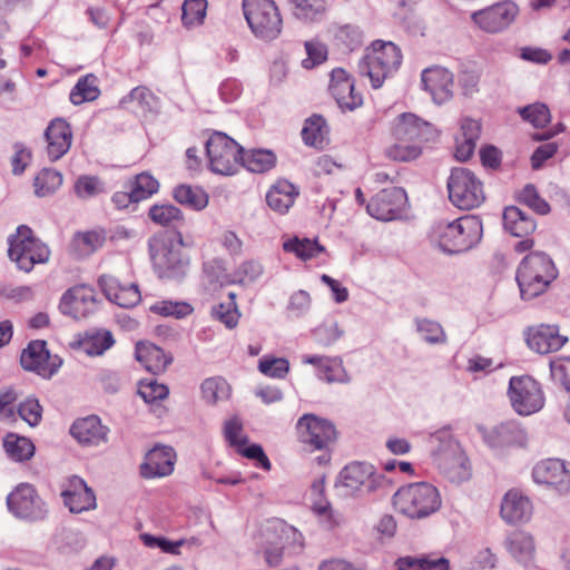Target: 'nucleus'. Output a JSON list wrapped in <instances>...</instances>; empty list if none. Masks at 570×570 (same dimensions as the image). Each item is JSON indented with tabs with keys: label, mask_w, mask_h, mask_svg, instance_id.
Wrapping results in <instances>:
<instances>
[{
	"label": "nucleus",
	"mask_w": 570,
	"mask_h": 570,
	"mask_svg": "<svg viewBox=\"0 0 570 570\" xmlns=\"http://www.w3.org/2000/svg\"><path fill=\"white\" fill-rule=\"evenodd\" d=\"M244 14L252 31L263 39H275L282 31V18L273 0H244Z\"/></svg>",
	"instance_id": "nucleus-8"
},
{
	"label": "nucleus",
	"mask_w": 570,
	"mask_h": 570,
	"mask_svg": "<svg viewBox=\"0 0 570 570\" xmlns=\"http://www.w3.org/2000/svg\"><path fill=\"white\" fill-rule=\"evenodd\" d=\"M206 8V0H186L183 4V23L186 27L200 24L205 18Z\"/></svg>",
	"instance_id": "nucleus-51"
},
{
	"label": "nucleus",
	"mask_w": 570,
	"mask_h": 570,
	"mask_svg": "<svg viewBox=\"0 0 570 570\" xmlns=\"http://www.w3.org/2000/svg\"><path fill=\"white\" fill-rule=\"evenodd\" d=\"M503 225L515 237H527L537 227L534 219L517 206H509L503 212Z\"/></svg>",
	"instance_id": "nucleus-32"
},
{
	"label": "nucleus",
	"mask_w": 570,
	"mask_h": 570,
	"mask_svg": "<svg viewBox=\"0 0 570 570\" xmlns=\"http://www.w3.org/2000/svg\"><path fill=\"white\" fill-rule=\"evenodd\" d=\"M518 14L512 2L498 3L472 14L474 22L484 31L495 33L509 27Z\"/></svg>",
	"instance_id": "nucleus-17"
},
{
	"label": "nucleus",
	"mask_w": 570,
	"mask_h": 570,
	"mask_svg": "<svg viewBox=\"0 0 570 570\" xmlns=\"http://www.w3.org/2000/svg\"><path fill=\"white\" fill-rule=\"evenodd\" d=\"M393 504L400 513L411 519H422L440 509L441 498L435 487L419 482L397 490Z\"/></svg>",
	"instance_id": "nucleus-4"
},
{
	"label": "nucleus",
	"mask_w": 570,
	"mask_h": 570,
	"mask_svg": "<svg viewBox=\"0 0 570 570\" xmlns=\"http://www.w3.org/2000/svg\"><path fill=\"white\" fill-rule=\"evenodd\" d=\"M228 302L220 303L213 309V316L225 324L226 327L233 328L237 325L239 320V312L236 305V294H228Z\"/></svg>",
	"instance_id": "nucleus-50"
},
{
	"label": "nucleus",
	"mask_w": 570,
	"mask_h": 570,
	"mask_svg": "<svg viewBox=\"0 0 570 570\" xmlns=\"http://www.w3.org/2000/svg\"><path fill=\"white\" fill-rule=\"evenodd\" d=\"M435 461L442 474L453 483L464 482L471 476L468 460L458 446L438 453Z\"/></svg>",
	"instance_id": "nucleus-19"
},
{
	"label": "nucleus",
	"mask_w": 570,
	"mask_h": 570,
	"mask_svg": "<svg viewBox=\"0 0 570 570\" xmlns=\"http://www.w3.org/2000/svg\"><path fill=\"white\" fill-rule=\"evenodd\" d=\"M98 283L107 298L121 307H134L141 299L138 286L134 283L122 284L111 275L100 276Z\"/></svg>",
	"instance_id": "nucleus-22"
},
{
	"label": "nucleus",
	"mask_w": 570,
	"mask_h": 570,
	"mask_svg": "<svg viewBox=\"0 0 570 570\" xmlns=\"http://www.w3.org/2000/svg\"><path fill=\"white\" fill-rule=\"evenodd\" d=\"M105 237L95 230L80 232L73 235L70 247L79 257H85L102 246Z\"/></svg>",
	"instance_id": "nucleus-37"
},
{
	"label": "nucleus",
	"mask_w": 570,
	"mask_h": 570,
	"mask_svg": "<svg viewBox=\"0 0 570 570\" xmlns=\"http://www.w3.org/2000/svg\"><path fill=\"white\" fill-rule=\"evenodd\" d=\"M397 570H450L449 561L444 558L428 559L404 557L397 561Z\"/></svg>",
	"instance_id": "nucleus-46"
},
{
	"label": "nucleus",
	"mask_w": 570,
	"mask_h": 570,
	"mask_svg": "<svg viewBox=\"0 0 570 570\" xmlns=\"http://www.w3.org/2000/svg\"><path fill=\"white\" fill-rule=\"evenodd\" d=\"M47 155L51 161L60 159L68 153L72 142V130L70 125L62 118L50 121L46 131Z\"/></svg>",
	"instance_id": "nucleus-20"
},
{
	"label": "nucleus",
	"mask_w": 570,
	"mask_h": 570,
	"mask_svg": "<svg viewBox=\"0 0 570 570\" xmlns=\"http://www.w3.org/2000/svg\"><path fill=\"white\" fill-rule=\"evenodd\" d=\"M393 136L396 140H409L421 145L433 136V127L416 115L405 112L395 120Z\"/></svg>",
	"instance_id": "nucleus-18"
},
{
	"label": "nucleus",
	"mask_w": 570,
	"mask_h": 570,
	"mask_svg": "<svg viewBox=\"0 0 570 570\" xmlns=\"http://www.w3.org/2000/svg\"><path fill=\"white\" fill-rule=\"evenodd\" d=\"M508 394L513 409L521 415L535 413L544 404L539 383L528 375L511 377Z\"/></svg>",
	"instance_id": "nucleus-11"
},
{
	"label": "nucleus",
	"mask_w": 570,
	"mask_h": 570,
	"mask_svg": "<svg viewBox=\"0 0 570 570\" xmlns=\"http://www.w3.org/2000/svg\"><path fill=\"white\" fill-rule=\"evenodd\" d=\"M532 474L537 483L554 487L559 492L570 490V471L558 459L539 462L534 466Z\"/></svg>",
	"instance_id": "nucleus-23"
},
{
	"label": "nucleus",
	"mask_w": 570,
	"mask_h": 570,
	"mask_svg": "<svg viewBox=\"0 0 570 570\" xmlns=\"http://www.w3.org/2000/svg\"><path fill=\"white\" fill-rule=\"evenodd\" d=\"M275 155L269 150L258 149L240 155V166H244L252 173H264L274 167Z\"/></svg>",
	"instance_id": "nucleus-40"
},
{
	"label": "nucleus",
	"mask_w": 570,
	"mask_h": 570,
	"mask_svg": "<svg viewBox=\"0 0 570 570\" xmlns=\"http://www.w3.org/2000/svg\"><path fill=\"white\" fill-rule=\"evenodd\" d=\"M169 390L166 385L154 380H144L139 383L138 394L146 403H156L168 396Z\"/></svg>",
	"instance_id": "nucleus-54"
},
{
	"label": "nucleus",
	"mask_w": 570,
	"mask_h": 570,
	"mask_svg": "<svg viewBox=\"0 0 570 570\" xmlns=\"http://www.w3.org/2000/svg\"><path fill=\"white\" fill-rule=\"evenodd\" d=\"M567 341L557 326L543 324L531 330L527 338L529 347L540 354L557 352Z\"/></svg>",
	"instance_id": "nucleus-28"
},
{
	"label": "nucleus",
	"mask_w": 570,
	"mask_h": 570,
	"mask_svg": "<svg viewBox=\"0 0 570 570\" xmlns=\"http://www.w3.org/2000/svg\"><path fill=\"white\" fill-rule=\"evenodd\" d=\"M173 195L176 202L196 210L204 209L208 205V195L199 187L179 185Z\"/></svg>",
	"instance_id": "nucleus-39"
},
{
	"label": "nucleus",
	"mask_w": 570,
	"mask_h": 570,
	"mask_svg": "<svg viewBox=\"0 0 570 570\" xmlns=\"http://www.w3.org/2000/svg\"><path fill=\"white\" fill-rule=\"evenodd\" d=\"M302 137L306 145L323 149L327 146L328 139V127L325 119L322 116H312L305 121L302 129Z\"/></svg>",
	"instance_id": "nucleus-35"
},
{
	"label": "nucleus",
	"mask_w": 570,
	"mask_h": 570,
	"mask_svg": "<svg viewBox=\"0 0 570 570\" xmlns=\"http://www.w3.org/2000/svg\"><path fill=\"white\" fill-rule=\"evenodd\" d=\"M136 358L151 373L164 372L171 361L161 348L151 343H137Z\"/></svg>",
	"instance_id": "nucleus-33"
},
{
	"label": "nucleus",
	"mask_w": 570,
	"mask_h": 570,
	"mask_svg": "<svg viewBox=\"0 0 570 570\" xmlns=\"http://www.w3.org/2000/svg\"><path fill=\"white\" fill-rule=\"evenodd\" d=\"M520 115L524 120L531 122L537 128L546 127L551 120L549 108L540 102L520 109Z\"/></svg>",
	"instance_id": "nucleus-52"
},
{
	"label": "nucleus",
	"mask_w": 570,
	"mask_h": 570,
	"mask_svg": "<svg viewBox=\"0 0 570 570\" xmlns=\"http://www.w3.org/2000/svg\"><path fill=\"white\" fill-rule=\"evenodd\" d=\"M114 338L110 332H96L87 334L80 342V350L89 356L101 355L111 347Z\"/></svg>",
	"instance_id": "nucleus-43"
},
{
	"label": "nucleus",
	"mask_w": 570,
	"mask_h": 570,
	"mask_svg": "<svg viewBox=\"0 0 570 570\" xmlns=\"http://www.w3.org/2000/svg\"><path fill=\"white\" fill-rule=\"evenodd\" d=\"M286 527L282 522H269L259 534L264 558L269 567H277L283 558V537Z\"/></svg>",
	"instance_id": "nucleus-27"
},
{
	"label": "nucleus",
	"mask_w": 570,
	"mask_h": 570,
	"mask_svg": "<svg viewBox=\"0 0 570 570\" xmlns=\"http://www.w3.org/2000/svg\"><path fill=\"white\" fill-rule=\"evenodd\" d=\"M61 495L66 507L72 513H80L96 508V495L87 483L79 476H71Z\"/></svg>",
	"instance_id": "nucleus-24"
},
{
	"label": "nucleus",
	"mask_w": 570,
	"mask_h": 570,
	"mask_svg": "<svg viewBox=\"0 0 570 570\" xmlns=\"http://www.w3.org/2000/svg\"><path fill=\"white\" fill-rule=\"evenodd\" d=\"M519 199L538 214L546 215L550 212L549 204L539 196L533 185H527L521 190Z\"/></svg>",
	"instance_id": "nucleus-59"
},
{
	"label": "nucleus",
	"mask_w": 570,
	"mask_h": 570,
	"mask_svg": "<svg viewBox=\"0 0 570 570\" xmlns=\"http://www.w3.org/2000/svg\"><path fill=\"white\" fill-rule=\"evenodd\" d=\"M532 504L518 491H509L501 504V517L509 523L523 522L530 519Z\"/></svg>",
	"instance_id": "nucleus-30"
},
{
	"label": "nucleus",
	"mask_w": 570,
	"mask_h": 570,
	"mask_svg": "<svg viewBox=\"0 0 570 570\" xmlns=\"http://www.w3.org/2000/svg\"><path fill=\"white\" fill-rule=\"evenodd\" d=\"M181 246L180 234L178 239L155 236L149 240L150 257L160 277L171 278L184 274L188 259L184 256Z\"/></svg>",
	"instance_id": "nucleus-6"
},
{
	"label": "nucleus",
	"mask_w": 570,
	"mask_h": 570,
	"mask_svg": "<svg viewBox=\"0 0 570 570\" xmlns=\"http://www.w3.org/2000/svg\"><path fill=\"white\" fill-rule=\"evenodd\" d=\"M297 196V188L288 180L281 179L269 188L266 200L274 212L285 214L294 205Z\"/></svg>",
	"instance_id": "nucleus-31"
},
{
	"label": "nucleus",
	"mask_w": 570,
	"mask_h": 570,
	"mask_svg": "<svg viewBox=\"0 0 570 570\" xmlns=\"http://www.w3.org/2000/svg\"><path fill=\"white\" fill-rule=\"evenodd\" d=\"M421 153V145L409 140H396V142L390 146L385 151L390 159L397 161L416 159Z\"/></svg>",
	"instance_id": "nucleus-48"
},
{
	"label": "nucleus",
	"mask_w": 570,
	"mask_h": 570,
	"mask_svg": "<svg viewBox=\"0 0 570 570\" xmlns=\"http://www.w3.org/2000/svg\"><path fill=\"white\" fill-rule=\"evenodd\" d=\"M505 547L510 554L519 562H530L535 553L533 538L525 532H512L505 540Z\"/></svg>",
	"instance_id": "nucleus-34"
},
{
	"label": "nucleus",
	"mask_w": 570,
	"mask_h": 570,
	"mask_svg": "<svg viewBox=\"0 0 570 570\" xmlns=\"http://www.w3.org/2000/svg\"><path fill=\"white\" fill-rule=\"evenodd\" d=\"M258 368L265 375L282 379L287 374L289 364L285 358L262 360Z\"/></svg>",
	"instance_id": "nucleus-64"
},
{
	"label": "nucleus",
	"mask_w": 570,
	"mask_h": 570,
	"mask_svg": "<svg viewBox=\"0 0 570 570\" xmlns=\"http://www.w3.org/2000/svg\"><path fill=\"white\" fill-rule=\"evenodd\" d=\"M141 540L145 546L149 548H159L163 552L178 554L179 548L186 543H197V540L193 538L191 540H178V541H169L165 538L154 537L150 534H142Z\"/></svg>",
	"instance_id": "nucleus-55"
},
{
	"label": "nucleus",
	"mask_w": 570,
	"mask_h": 570,
	"mask_svg": "<svg viewBox=\"0 0 570 570\" xmlns=\"http://www.w3.org/2000/svg\"><path fill=\"white\" fill-rule=\"evenodd\" d=\"M294 16L304 21H315L325 11V0H289Z\"/></svg>",
	"instance_id": "nucleus-47"
},
{
	"label": "nucleus",
	"mask_w": 570,
	"mask_h": 570,
	"mask_svg": "<svg viewBox=\"0 0 570 570\" xmlns=\"http://www.w3.org/2000/svg\"><path fill=\"white\" fill-rule=\"evenodd\" d=\"M210 169L220 175H233L240 166L243 148L223 132H215L206 144Z\"/></svg>",
	"instance_id": "nucleus-9"
},
{
	"label": "nucleus",
	"mask_w": 570,
	"mask_h": 570,
	"mask_svg": "<svg viewBox=\"0 0 570 570\" xmlns=\"http://www.w3.org/2000/svg\"><path fill=\"white\" fill-rule=\"evenodd\" d=\"M96 298L92 287L80 284L69 288L61 297L60 311L73 318L87 317L95 311Z\"/></svg>",
	"instance_id": "nucleus-16"
},
{
	"label": "nucleus",
	"mask_w": 570,
	"mask_h": 570,
	"mask_svg": "<svg viewBox=\"0 0 570 570\" xmlns=\"http://www.w3.org/2000/svg\"><path fill=\"white\" fill-rule=\"evenodd\" d=\"M158 181L149 174L141 173L136 176L131 184V197L135 203L147 199L158 190Z\"/></svg>",
	"instance_id": "nucleus-49"
},
{
	"label": "nucleus",
	"mask_w": 570,
	"mask_h": 570,
	"mask_svg": "<svg viewBox=\"0 0 570 570\" xmlns=\"http://www.w3.org/2000/svg\"><path fill=\"white\" fill-rule=\"evenodd\" d=\"M176 453L170 446H155L140 465V474L145 479L164 478L174 471Z\"/></svg>",
	"instance_id": "nucleus-21"
},
{
	"label": "nucleus",
	"mask_w": 570,
	"mask_h": 570,
	"mask_svg": "<svg viewBox=\"0 0 570 570\" xmlns=\"http://www.w3.org/2000/svg\"><path fill=\"white\" fill-rule=\"evenodd\" d=\"M3 448L8 456L17 462L28 461L35 454L33 443L29 439L13 433L6 435Z\"/></svg>",
	"instance_id": "nucleus-36"
},
{
	"label": "nucleus",
	"mask_w": 570,
	"mask_h": 570,
	"mask_svg": "<svg viewBox=\"0 0 570 570\" xmlns=\"http://www.w3.org/2000/svg\"><path fill=\"white\" fill-rule=\"evenodd\" d=\"M202 394L207 403L216 404L229 397L230 386L222 377H209L202 384Z\"/></svg>",
	"instance_id": "nucleus-45"
},
{
	"label": "nucleus",
	"mask_w": 570,
	"mask_h": 570,
	"mask_svg": "<svg viewBox=\"0 0 570 570\" xmlns=\"http://www.w3.org/2000/svg\"><path fill=\"white\" fill-rule=\"evenodd\" d=\"M330 91L341 108L353 110L362 105V96L354 91V82L344 69L332 71Z\"/></svg>",
	"instance_id": "nucleus-25"
},
{
	"label": "nucleus",
	"mask_w": 570,
	"mask_h": 570,
	"mask_svg": "<svg viewBox=\"0 0 570 570\" xmlns=\"http://www.w3.org/2000/svg\"><path fill=\"white\" fill-rule=\"evenodd\" d=\"M75 191L80 198H90L101 193L102 186L97 177L81 176L75 184Z\"/></svg>",
	"instance_id": "nucleus-62"
},
{
	"label": "nucleus",
	"mask_w": 570,
	"mask_h": 570,
	"mask_svg": "<svg viewBox=\"0 0 570 570\" xmlns=\"http://www.w3.org/2000/svg\"><path fill=\"white\" fill-rule=\"evenodd\" d=\"M557 275L558 271L547 254L533 252L525 256L517 272L522 298L531 299L546 292Z\"/></svg>",
	"instance_id": "nucleus-2"
},
{
	"label": "nucleus",
	"mask_w": 570,
	"mask_h": 570,
	"mask_svg": "<svg viewBox=\"0 0 570 570\" xmlns=\"http://www.w3.org/2000/svg\"><path fill=\"white\" fill-rule=\"evenodd\" d=\"M407 196L400 187L385 188L367 204V213L379 220H393L404 209Z\"/></svg>",
	"instance_id": "nucleus-14"
},
{
	"label": "nucleus",
	"mask_w": 570,
	"mask_h": 570,
	"mask_svg": "<svg viewBox=\"0 0 570 570\" xmlns=\"http://www.w3.org/2000/svg\"><path fill=\"white\" fill-rule=\"evenodd\" d=\"M402 62V53L391 41L375 40L358 63L360 72L367 76L374 88H380L384 80L393 75Z\"/></svg>",
	"instance_id": "nucleus-3"
},
{
	"label": "nucleus",
	"mask_w": 570,
	"mask_h": 570,
	"mask_svg": "<svg viewBox=\"0 0 570 570\" xmlns=\"http://www.w3.org/2000/svg\"><path fill=\"white\" fill-rule=\"evenodd\" d=\"M8 255L19 269L29 273L37 264H46L51 252L29 226L20 225L16 234L9 237Z\"/></svg>",
	"instance_id": "nucleus-5"
},
{
	"label": "nucleus",
	"mask_w": 570,
	"mask_h": 570,
	"mask_svg": "<svg viewBox=\"0 0 570 570\" xmlns=\"http://www.w3.org/2000/svg\"><path fill=\"white\" fill-rule=\"evenodd\" d=\"M283 248L285 252L294 253L303 261L315 258L321 253L325 252V247L318 244L317 240H311L308 238L299 239L297 237L286 240L283 244Z\"/></svg>",
	"instance_id": "nucleus-41"
},
{
	"label": "nucleus",
	"mask_w": 570,
	"mask_h": 570,
	"mask_svg": "<svg viewBox=\"0 0 570 570\" xmlns=\"http://www.w3.org/2000/svg\"><path fill=\"white\" fill-rule=\"evenodd\" d=\"M20 363L27 371L36 372L42 377H50L56 372V365L50 362L46 342L33 341L22 351Z\"/></svg>",
	"instance_id": "nucleus-26"
},
{
	"label": "nucleus",
	"mask_w": 570,
	"mask_h": 570,
	"mask_svg": "<svg viewBox=\"0 0 570 570\" xmlns=\"http://www.w3.org/2000/svg\"><path fill=\"white\" fill-rule=\"evenodd\" d=\"M305 50L307 58L302 61L306 69H312L317 65L323 63L327 59V48L318 40H308L305 42Z\"/></svg>",
	"instance_id": "nucleus-57"
},
{
	"label": "nucleus",
	"mask_w": 570,
	"mask_h": 570,
	"mask_svg": "<svg viewBox=\"0 0 570 570\" xmlns=\"http://www.w3.org/2000/svg\"><path fill=\"white\" fill-rule=\"evenodd\" d=\"M482 236V223L476 216H463L451 223H438L431 234L432 242L446 254L470 249Z\"/></svg>",
	"instance_id": "nucleus-1"
},
{
	"label": "nucleus",
	"mask_w": 570,
	"mask_h": 570,
	"mask_svg": "<svg viewBox=\"0 0 570 570\" xmlns=\"http://www.w3.org/2000/svg\"><path fill=\"white\" fill-rule=\"evenodd\" d=\"M71 435L81 444L98 445L107 441L108 429L98 416L90 415L77 420L70 429Z\"/></svg>",
	"instance_id": "nucleus-29"
},
{
	"label": "nucleus",
	"mask_w": 570,
	"mask_h": 570,
	"mask_svg": "<svg viewBox=\"0 0 570 570\" xmlns=\"http://www.w3.org/2000/svg\"><path fill=\"white\" fill-rule=\"evenodd\" d=\"M550 372L552 380L570 394V357L552 361Z\"/></svg>",
	"instance_id": "nucleus-58"
},
{
	"label": "nucleus",
	"mask_w": 570,
	"mask_h": 570,
	"mask_svg": "<svg viewBox=\"0 0 570 570\" xmlns=\"http://www.w3.org/2000/svg\"><path fill=\"white\" fill-rule=\"evenodd\" d=\"M521 431L513 423H502L484 432V439L492 448L511 445L517 442Z\"/></svg>",
	"instance_id": "nucleus-38"
},
{
	"label": "nucleus",
	"mask_w": 570,
	"mask_h": 570,
	"mask_svg": "<svg viewBox=\"0 0 570 570\" xmlns=\"http://www.w3.org/2000/svg\"><path fill=\"white\" fill-rule=\"evenodd\" d=\"M150 219L161 226H167L181 219V212L173 205H154L149 209Z\"/></svg>",
	"instance_id": "nucleus-56"
},
{
	"label": "nucleus",
	"mask_w": 570,
	"mask_h": 570,
	"mask_svg": "<svg viewBox=\"0 0 570 570\" xmlns=\"http://www.w3.org/2000/svg\"><path fill=\"white\" fill-rule=\"evenodd\" d=\"M18 414L30 426H36L41 420L42 407L37 399L28 397L19 404Z\"/></svg>",
	"instance_id": "nucleus-60"
},
{
	"label": "nucleus",
	"mask_w": 570,
	"mask_h": 570,
	"mask_svg": "<svg viewBox=\"0 0 570 570\" xmlns=\"http://www.w3.org/2000/svg\"><path fill=\"white\" fill-rule=\"evenodd\" d=\"M9 510L22 519H40L46 510L42 500L29 483L19 484L7 498Z\"/></svg>",
	"instance_id": "nucleus-13"
},
{
	"label": "nucleus",
	"mask_w": 570,
	"mask_h": 570,
	"mask_svg": "<svg viewBox=\"0 0 570 570\" xmlns=\"http://www.w3.org/2000/svg\"><path fill=\"white\" fill-rule=\"evenodd\" d=\"M18 399V393L8 387L0 392V420L7 422L16 421L14 402Z\"/></svg>",
	"instance_id": "nucleus-61"
},
{
	"label": "nucleus",
	"mask_w": 570,
	"mask_h": 570,
	"mask_svg": "<svg viewBox=\"0 0 570 570\" xmlns=\"http://www.w3.org/2000/svg\"><path fill=\"white\" fill-rule=\"evenodd\" d=\"M448 191L451 203L464 210L479 207L485 199L482 181L473 171L463 167L451 170Z\"/></svg>",
	"instance_id": "nucleus-7"
},
{
	"label": "nucleus",
	"mask_w": 570,
	"mask_h": 570,
	"mask_svg": "<svg viewBox=\"0 0 570 570\" xmlns=\"http://www.w3.org/2000/svg\"><path fill=\"white\" fill-rule=\"evenodd\" d=\"M150 311L163 315L183 318L193 313V307L184 302L163 301L150 306Z\"/></svg>",
	"instance_id": "nucleus-53"
},
{
	"label": "nucleus",
	"mask_w": 570,
	"mask_h": 570,
	"mask_svg": "<svg viewBox=\"0 0 570 570\" xmlns=\"http://www.w3.org/2000/svg\"><path fill=\"white\" fill-rule=\"evenodd\" d=\"M62 185L61 173L45 168L35 178V193L39 197L52 195Z\"/></svg>",
	"instance_id": "nucleus-44"
},
{
	"label": "nucleus",
	"mask_w": 570,
	"mask_h": 570,
	"mask_svg": "<svg viewBox=\"0 0 570 570\" xmlns=\"http://www.w3.org/2000/svg\"><path fill=\"white\" fill-rule=\"evenodd\" d=\"M322 371L324 373L323 379L328 383L347 381V374L340 358H326Z\"/></svg>",
	"instance_id": "nucleus-63"
},
{
	"label": "nucleus",
	"mask_w": 570,
	"mask_h": 570,
	"mask_svg": "<svg viewBox=\"0 0 570 570\" xmlns=\"http://www.w3.org/2000/svg\"><path fill=\"white\" fill-rule=\"evenodd\" d=\"M99 95L100 90L97 85V78L90 73L78 80L70 92V101L73 105H81L97 99Z\"/></svg>",
	"instance_id": "nucleus-42"
},
{
	"label": "nucleus",
	"mask_w": 570,
	"mask_h": 570,
	"mask_svg": "<svg viewBox=\"0 0 570 570\" xmlns=\"http://www.w3.org/2000/svg\"><path fill=\"white\" fill-rule=\"evenodd\" d=\"M297 438L309 452L327 451L336 440V429L327 420L314 414L303 415L297 424Z\"/></svg>",
	"instance_id": "nucleus-10"
},
{
	"label": "nucleus",
	"mask_w": 570,
	"mask_h": 570,
	"mask_svg": "<svg viewBox=\"0 0 570 570\" xmlns=\"http://www.w3.org/2000/svg\"><path fill=\"white\" fill-rule=\"evenodd\" d=\"M381 476L375 474L371 464L354 462L346 465L340 473L338 485L345 494L374 491Z\"/></svg>",
	"instance_id": "nucleus-12"
},
{
	"label": "nucleus",
	"mask_w": 570,
	"mask_h": 570,
	"mask_svg": "<svg viewBox=\"0 0 570 570\" xmlns=\"http://www.w3.org/2000/svg\"><path fill=\"white\" fill-rule=\"evenodd\" d=\"M422 87L430 94L438 105L449 101L453 97V73L441 66L425 68L421 73Z\"/></svg>",
	"instance_id": "nucleus-15"
}]
</instances>
